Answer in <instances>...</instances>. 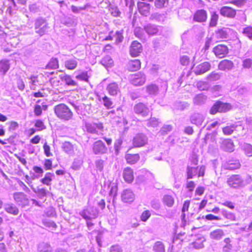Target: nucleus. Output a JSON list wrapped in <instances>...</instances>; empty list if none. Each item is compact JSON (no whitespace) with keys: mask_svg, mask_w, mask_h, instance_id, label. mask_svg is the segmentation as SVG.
Instances as JSON below:
<instances>
[{"mask_svg":"<svg viewBox=\"0 0 252 252\" xmlns=\"http://www.w3.org/2000/svg\"><path fill=\"white\" fill-rule=\"evenodd\" d=\"M54 110L56 115L60 119L68 121L73 116L72 112L67 105L63 103L55 106Z\"/></svg>","mask_w":252,"mask_h":252,"instance_id":"f257e3e1","label":"nucleus"},{"mask_svg":"<svg viewBox=\"0 0 252 252\" xmlns=\"http://www.w3.org/2000/svg\"><path fill=\"white\" fill-rule=\"evenodd\" d=\"M226 182L229 187L234 189L243 188L246 184L241 176L237 174L229 177Z\"/></svg>","mask_w":252,"mask_h":252,"instance_id":"20e7f679","label":"nucleus"},{"mask_svg":"<svg viewBox=\"0 0 252 252\" xmlns=\"http://www.w3.org/2000/svg\"><path fill=\"white\" fill-rule=\"evenodd\" d=\"M142 51V47L139 42L134 41L130 47V54L132 57H137Z\"/></svg>","mask_w":252,"mask_h":252,"instance_id":"9d476101","label":"nucleus"},{"mask_svg":"<svg viewBox=\"0 0 252 252\" xmlns=\"http://www.w3.org/2000/svg\"><path fill=\"white\" fill-rule=\"evenodd\" d=\"M59 77L68 86L74 87L77 86V83L69 75L63 74L60 75Z\"/></svg>","mask_w":252,"mask_h":252,"instance_id":"f3484780","label":"nucleus"},{"mask_svg":"<svg viewBox=\"0 0 252 252\" xmlns=\"http://www.w3.org/2000/svg\"><path fill=\"white\" fill-rule=\"evenodd\" d=\"M190 201L189 200H186L183 204V208L182 209V217L184 218L185 217V213L187 212L189 210V206Z\"/></svg>","mask_w":252,"mask_h":252,"instance_id":"680f3d73","label":"nucleus"},{"mask_svg":"<svg viewBox=\"0 0 252 252\" xmlns=\"http://www.w3.org/2000/svg\"><path fill=\"white\" fill-rule=\"evenodd\" d=\"M221 15L229 18H233L236 15V11L230 7L223 6L220 10Z\"/></svg>","mask_w":252,"mask_h":252,"instance_id":"4be33fe9","label":"nucleus"},{"mask_svg":"<svg viewBox=\"0 0 252 252\" xmlns=\"http://www.w3.org/2000/svg\"><path fill=\"white\" fill-rule=\"evenodd\" d=\"M187 179H192L197 173V169L194 167L188 166L187 169Z\"/></svg>","mask_w":252,"mask_h":252,"instance_id":"a19ab883","label":"nucleus"},{"mask_svg":"<svg viewBox=\"0 0 252 252\" xmlns=\"http://www.w3.org/2000/svg\"><path fill=\"white\" fill-rule=\"evenodd\" d=\"M172 129V126L171 125H164L163 126L159 131L160 133L162 135L167 134L169 132L171 131Z\"/></svg>","mask_w":252,"mask_h":252,"instance_id":"603ef678","label":"nucleus"},{"mask_svg":"<svg viewBox=\"0 0 252 252\" xmlns=\"http://www.w3.org/2000/svg\"><path fill=\"white\" fill-rule=\"evenodd\" d=\"M220 74L215 71H213L207 77V79L210 81H215L218 80L220 78Z\"/></svg>","mask_w":252,"mask_h":252,"instance_id":"de8ad7c7","label":"nucleus"},{"mask_svg":"<svg viewBox=\"0 0 252 252\" xmlns=\"http://www.w3.org/2000/svg\"><path fill=\"white\" fill-rule=\"evenodd\" d=\"M207 18V12L205 10L201 9L197 10L194 15L193 19L195 21L203 22L206 21Z\"/></svg>","mask_w":252,"mask_h":252,"instance_id":"a211bd4d","label":"nucleus"},{"mask_svg":"<svg viewBox=\"0 0 252 252\" xmlns=\"http://www.w3.org/2000/svg\"><path fill=\"white\" fill-rule=\"evenodd\" d=\"M59 67V61L57 58H52L46 65L47 68L55 69Z\"/></svg>","mask_w":252,"mask_h":252,"instance_id":"37998d69","label":"nucleus"},{"mask_svg":"<svg viewBox=\"0 0 252 252\" xmlns=\"http://www.w3.org/2000/svg\"><path fill=\"white\" fill-rule=\"evenodd\" d=\"M31 188L32 190L36 193H38L40 198L43 196H45L46 195V190L44 189L37 188V189H35L33 187L31 186Z\"/></svg>","mask_w":252,"mask_h":252,"instance_id":"09e8293b","label":"nucleus"},{"mask_svg":"<svg viewBox=\"0 0 252 252\" xmlns=\"http://www.w3.org/2000/svg\"><path fill=\"white\" fill-rule=\"evenodd\" d=\"M146 92L150 95H156L158 93V88L155 84H150L146 87Z\"/></svg>","mask_w":252,"mask_h":252,"instance_id":"e433bc0d","label":"nucleus"},{"mask_svg":"<svg viewBox=\"0 0 252 252\" xmlns=\"http://www.w3.org/2000/svg\"><path fill=\"white\" fill-rule=\"evenodd\" d=\"M43 224L46 227L55 229L57 227L56 224L52 220H45L43 221Z\"/></svg>","mask_w":252,"mask_h":252,"instance_id":"e2e57ef3","label":"nucleus"},{"mask_svg":"<svg viewBox=\"0 0 252 252\" xmlns=\"http://www.w3.org/2000/svg\"><path fill=\"white\" fill-rule=\"evenodd\" d=\"M123 177L126 182H132L134 179L133 170L129 167L125 168L123 171Z\"/></svg>","mask_w":252,"mask_h":252,"instance_id":"5701e85b","label":"nucleus"},{"mask_svg":"<svg viewBox=\"0 0 252 252\" xmlns=\"http://www.w3.org/2000/svg\"><path fill=\"white\" fill-rule=\"evenodd\" d=\"M93 151L95 155H102L107 153V148L102 141L98 140L94 143Z\"/></svg>","mask_w":252,"mask_h":252,"instance_id":"1a4fd4ad","label":"nucleus"},{"mask_svg":"<svg viewBox=\"0 0 252 252\" xmlns=\"http://www.w3.org/2000/svg\"><path fill=\"white\" fill-rule=\"evenodd\" d=\"M196 87L200 91H207L210 88V85L207 82L200 81L197 82Z\"/></svg>","mask_w":252,"mask_h":252,"instance_id":"79ce46f5","label":"nucleus"},{"mask_svg":"<svg viewBox=\"0 0 252 252\" xmlns=\"http://www.w3.org/2000/svg\"><path fill=\"white\" fill-rule=\"evenodd\" d=\"M168 0H156L155 2V6L158 8H161L167 5Z\"/></svg>","mask_w":252,"mask_h":252,"instance_id":"8fccbe9b","label":"nucleus"},{"mask_svg":"<svg viewBox=\"0 0 252 252\" xmlns=\"http://www.w3.org/2000/svg\"><path fill=\"white\" fill-rule=\"evenodd\" d=\"M80 214L84 219L89 220L97 218L98 211L95 208L89 207L84 209Z\"/></svg>","mask_w":252,"mask_h":252,"instance_id":"423d86ee","label":"nucleus"},{"mask_svg":"<svg viewBox=\"0 0 252 252\" xmlns=\"http://www.w3.org/2000/svg\"><path fill=\"white\" fill-rule=\"evenodd\" d=\"M224 242L225 245L223 246V252H229L232 248V246L230 244V239L228 238H225L224 240Z\"/></svg>","mask_w":252,"mask_h":252,"instance_id":"3c124183","label":"nucleus"},{"mask_svg":"<svg viewBox=\"0 0 252 252\" xmlns=\"http://www.w3.org/2000/svg\"><path fill=\"white\" fill-rule=\"evenodd\" d=\"M128 68L131 71H135L140 69L141 62L138 60H131L128 63Z\"/></svg>","mask_w":252,"mask_h":252,"instance_id":"c756f323","label":"nucleus"},{"mask_svg":"<svg viewBox=\"0 0 252 252\" xmlns=\"http://www.w3.org/2000/svg\"><path fill=\"white\" fill-rule=\"evenodd\" d=\"M242 148L248 156H252V146L251 144L244 143L242 146Z\"/></svg>","mask_w":252,"mask_h":252,"instance_id":"a18cd8bd","label":"nucleus"},{"mask_svg":"<svg viewBox=\"0 0 252 252\" xmlns=\"http://www.w3.org/2000/svg\"><path fill=\"white\" fill-rule=\"evenodd\" d=\"M154 250L156 252H164V246L162 242H157L154 246Z\"/></svg>","mask_w":252,"mask_h":252,"instance_id":"49530a36","label":"nucleus"},{"mask_svg":"<svg viewBox=\"0 0 252 252\" xmlns=\"http://www.w3.org/2000/svg\"><path fill=\"white\" fill-rule=\"evenodd\" d=\"M230 30L227 28H223L218 30L216 33V36L218 39H223L228 37Z\"/></svg>","mask_w":252,"mask_h":252,"instance_id":"cd10ccee","label":"nucleus"},{"mask_svg":"<svg viewBox=\"0 0 252 252\" xmlns=\"http://www.w3.org/2000/svg\"><path fill=\"white\" fill-rule=\"evenodd\" d=\"M3 208L7 213L14 216L17 215L19 213L18 208L13 203L5 204Z\"/></svg>","mask_w":252,"mask_h":252,"instance_id":"aec40b11","label":"nucleus"},{"mask_svg":"<svg viewBox=\"0 0 252 252\" xmlns=\"http://www.w3.org/2000/svg\"><path fill=\"white\" fill-rule=\"evenodd\" d=\"M211 64L207 62H203L198 65L195 68L194 72L196 75L202 74L211 69Z\"/></svg>","mask_w":252,"mask_h":252,"instance_id":"ddd939ff","label":"nucleus"},{"mask_svg":"<svg viewBox=\"0 0 252 252\" xmlns=\"http://www.w3.org/2000/svg\"><path fill=\"white\" fill-rule=\"evenodd\" d=\"M223 166L225 169L234 170L240 167V163L238 160H230L224 163L223 164Z\"/></svg>","mask_w":252,"mask_h":252,"instance_id":"6ab92c4d","label":"nucleus"},{"mask_svg":"<svg viewBox=\"0 0 252 252\" xmlns=\"http://www.w3.org/2000/svg\"><path fill=\"white\" fill-rule=\"evenodd\" d=\"M243 33L250 39H252V27H247L244 28Z\"/></svg>","mask_w":252,"mask_h":252,"instance_id":"bf43d9fd","label":"nucleus"},{"mask_svg":"<svg viewBox=\"0 0 252 252\" xmlns=\"http://www.w3.org/2000/svg\"><path fill=\"white\" fill-rule=\"evenodd\" d=\"M223 216L226 219L231 220H235V216L234 214L227 212L225 211H223Z\"/></svg>","mask_w":252,"mask_h":252,"instance_id":"69168bd1","label":"nucleus"},{"mask_svg":"<svg viewBox=\"0 0 252 252\" xmlns=\"http://www.w3.org/2000/svg\"><path fill=\"white\" fill-rule=\"evenodd\" d=\"M210 236L211 239L220 240L224 236V232L221 229H218L212 231Z\"/></svg>","mask_w":252,"mask_h":252,"instance_id":"f704fd0d","label":"nucleus"},{"mask_svg":"<svg viewBox=\"0 0 252 252\" xmlns=\"http://www.w3.org/2000/svg\"><path fill=\"white\" fill-rule=\"evenodd\" d=\"M231 108L232 106L230 103L218 101L212 106L210 110V113L213 115L218 112L225 113L231 110Z\"/></svg>","mask_w":252,"mask_h":252,"instance_id":"7ed1b4c3","label":"nucleus"},{"mask_svg":"<svg viewBox=\"0 0 252 252\" xmlns=\"http://www.w3.org/2000/svg\"><path fill=\"white\" fill-rule=\"evenodd\" d=\"M213 52L217 57L221 58L228 53V48L226 46L220 44L213 48Z\"/></svg>","mask_w":252,"mask_h":252,"instance_id":"f8f14e48","label":"nucleus"},{"mask_svg":"<svg viewBox=\"0 0 252 252\" xmlns=\"http://www.w3.org/2000/svg\"><path fill=\"white\" fill-rule=\"evenodd\" d=\"M98 99L100 101H102L104 106L107 109L111 108L113 107V103L111 99L107 96L104 95L103 97L99 96Z\"/></svg>","mask_w":252,"mask_h":252,"instance_id":"72a5a7b5","label":"nucleus"},{"mask_svg":"<svg viewBox=\"0 0 252 252\" xmlns=\"http://www.w3.org/2000/svg\"><path fill=\"white\" fill-rule=\"evenodd\" d=\"M207 99V96L203 94H200L196 95L193 99L194 104L201 105L205 103Z\"/></svg>","mask_w":252,"mask_h":252,"instance_id":"7c9ffc66","label":"nucleus"},{"mask_svg":"<svg viewBox=\"0 0 252 252\" xmlns=\"http://www.w3.org/2000/svg\"><path fill=\"white\" fill-rule=\"evenodd\" d=\"M252 65V59H246L243 61V66L245 68H250Z\"/></svg>","mask_w":252,"mask_h":252,"instance_id":"338daca9","label":"nucleus"},{"mask_svg":"<svg viewBox=\"0 0 252 252\" xmlns=\"http://www.w3.org/2000/svg\"><path fill=\"white\" fill-rule=\"evenodd\" d=\"M223 150L226 152H232L234 150V146L232 141L230 139L224 140L221 144Z\"/></svg>","mask_w":252,"mask_h":252,"instance_id":"a878e982","label":"nucleus"},{"mask_svg":"<svg viewBox=\"0 0 252 252\" xmlns=\"http://www.w3.org/2000/svg\"><path fill=\"white\" fill-rule=\"evenodd\" d=\"M162 202L164 205L168 207H172L175 202L174 198L170 195H165L162 198Z\"/></svg>","mask_w":252,"mask_h":252,"instance_id":"473e14b6","label":"nucleus"},{"mask_svg":"<svg viewBox=\"0 0 252 252\" xmlns=\"http://www.w3.org/2000/svg\"><path fill=\"white\" fill-rule=\"evenodd\" d=\"M114 37H115V40L117 42H121L123 39V31H117L114 34Z\"/></svg>","mask_w":252,"mask_h":252,"instance_id":"052dcab7","label":"nucleus"},{"mask_svg":"<svg viewBox=\"0 0 252 252\" xmlns=\"http://www.w3.org/2000/svg\"><path fill=\"white\" fill-rule=\"evenodd\" d=\"M148 137L143 133L136 134L133 139V145L135 147H141L148 143Z\"/></svg>","mask_w":252,"mask_h":252,"instance_id":"6e6552de","label":"nucleus"},{"mask_svg":"<svg viewBox=\"0 0 252 252\" xmlns=\"http://www.w3.org/2000/svg\"><path fill=\"white\" fill-rule=\"evenodd\" d=\"M77 64V59L76 58L68 59L64 62L65 67L69 70L75 69L76 68Z\"/></svg>","mask_w":252,"mask_h":252,"instance_id":"bb28decb","label":"nucleus"},{"mask_svg":"<svg viewBox=\"0 0 252 252\" xmlns=\"http://www.w3.org/2000/svg\"><path fill=\"white\" fill-rule=\"evenodd\" d=\"M87 131L88 132L92 133H95L97 132V131L95 128V126L94 124L87 123L85 125Z\"/></svg>","mask_w":252,"mask_h":252,"instance_id":"4d7b16f0","label":"nucleus"},{"mask_svg":"<svg viewBox=\"0 0 252 252\" xmlns=\"http://www.w3.org/2000/svg\"><path fill=\"white\" fill-rule=\"evenodd\" d=\"M106 90L108 94L112 96H116L120 93V88L116 82L109 84L107 86Z\"/></svg>","mask_w":252,"mask_h":252,"instance_id":"2eb2a0df","label":"nucleus"},{"mask_svg":"<svg viewBox=\"0 0 252 252\" xmlns=\"http://www.w3.org/2000/svg\"><path fill=\"white\" fill-rule=\"evenodd\" d=\"M76 78L81 81H84L86 82L88 81V76L86 72H83L76 76Z\"/></svg>","mask_w":252,"mask_h":252,"instance_id":"0e129e2a","label":"nucleus"},{"mask_svg":"<svg viewBox=\"0 0 252 252\" xmlns=\"http://www.w3.org/2000/svg\"><path fill=\"white\" fill-rule=\"evenodd\" d=\"M13 197L14 201L18 206L24 207L29 205V199L27 195L23 192H15L13 193Z\"/></svg>","mask_w":252,"mask_h":252,"instance_id":"39448f33","label":"nucleus"},{"mask_svg":"<svg viewBox=\"0 0 252 252\" xmlns=\"http://www.w3.org/2000/svg\"><path fill=\"white\" fill-rule=\"evenodd\" d=\"M134 193L130 189H125L122 193V199L124 202L131 203L134 200Z\"/></svg>","mask_w":252,"mask_h":252,"instance_id":"dca6fc26","label":"nucleus"},{"mask_svg":"<svg viewBox=\"0 0 252 252\" xmlns=\"http://www.w3.org/2000/svg\"><path fill=\"white\" fill-rule=\"evenodd\" d=\"M130 81L134 86H141L146 81V76L142 72H138L130 75Z\"/></svg>","mask_w":252,"mask_h":252,"instance_id":"0eeeda50","label":"nucleus"},{"mask_svg":"<svg viewBox=\"0 0 252 252\" xmlns=\"http://www.w3.org/2000/svg\"><path fill=\"white\" fill-rule=\"evenodd\" d=\"M53 176V174L50 173H47L45 174L44 178L41 180V182L45 185H49L50 184L51 181H52L51 177Z\"/></svg>","mask_w":252,"mask_h":252,"instance_id":"6e6d98bb","label":"nucleus"},{"mask_svg":"<svg viewBox=\"0 0 252 252\" xmlns=\"http://www.w3.org/2000/svg\"><path fill=\"white\" fill-rule=\"evenodd\" d=\"M137 7L139 12L144 16H147L149 13L150 5L144 2H138Z\"/></svg>","mask_w":252,"mask_h":252,"instance_id":"412c9836","label":"nucleus"},{"mask_svg":"<svg viewBox=\"0 0 252 252\" xmlns=\"http://www.w3.org/2000/svg\"><path fill=\"white\" fill-rule=\"evenodd\" d=\"M233 66L232 62L227 60L221 61L219 64V68L221 70H230Z\"/></svg>","mask_w":252,"mask_h":252,"instance_id":"b1692460","label":"nucleus"},{"mask_svg":"<svg viewBox=\"0 0 252 252\" xmlns=\"http://www.w3.org/2000/svg\"><path fill=\"white\" fill-rule=\"evenodd\" d=\"M134 111L135 113L139 114L143 117L148 115L150 112L149 108L142 103L135 105L134 107Z\"/></svg>","mask_w":252,"mask_h":252,"instance_id":"9b49d317","label":"nucleus"},{"mask_svg":"<svg viewBox=\"0 0 252 252\" xmlns=\"http://www.w3.org/2000/svg\"><path fill=\"white\" fill-rule=\"evenodd\" d=\"M30 88L31 90H35L37 84H39L38 76L31 75L29 78Z\"/></svg>","mask_w":252,"mask_h":252,"instance_id":"4c0bfd02","label":"nucleus"},{"mask_svg":"<svg viewBox=\"0 0 252 252\" xmlns=\"http://www.w3.org/2000/svg\"><path fill=\"white\" fill-rule=\"evenodd\" d=\"M95 165L97 170L102 171L104 167V161L101 159L96 160Z\"/></svg>","mask_w":252,"mask_h":252,"instance_id":"13d9d810","label":"nucleus"},{"mask_svg":"<svg viewBox=\"0 0 252 252\" xmlns=\"http://www.w3.org/2000/svg\"><path fill=\"white\" fill-rule=\"evenodd\" d=\"M151 216L150 212L149 210L144 211L141 216V220L143 221H146Z\"/></svg>","mask_w":252,"mask_h":252,"instance_id":"774afa93","label":"nucleus"},{"mask_svg":"<svg viewBox=\"0 0 252 252\" xmlns=\"http://www.w3.org/2000/svg\"><path fill=\"white\" fill-rule=\"evenodd\" d=\"M62 148L63 151L68 155H72L74 154L75 147L69 142H65L63 143Z\"/></svg>","mask_w":252,"mask_h":252,"instance_id":"c85d7f7f","label":"nucleus"},{"mask_svg":"<svg viewBox=\"0 0 252 252\" xmlns=\"http://www.w3.org/2000/svg\"><path fill=\"white\" fill-rule=\"evenodd\" d=\"M100 63L105 67H108L112 65L113 61L111 57L106 56L101 60Z\"/></svg>","mask_w":252,"mask_h":252,"instance_id":"ea45409f","label":"nucleus"},{"mask_svg":"<svg viewBox=\"0 0 252 252\" xmlns=\"http://www.w3.org/2000/svg\"><path fill=\"white\" fill-rule=\"evenodd\" d=\"M34 25L35 33L40 36L44 35L48 28V22L42 18H38L35 19Z\"/></svg>","mask_w":252,"mask_h":252,"instance_id":"f03ea898","label":"nucleus"},{"mask_svg":"<svg viewBox=\"0 0 252 252\" xmlns=\"http://www.w3.org/2000/svg\"><path fill=\"white\" fill-rule=\"evenodd\" d=\"M126 159L127 162L129 164H134L139 159L138 154H129L126 155Z\"/></svg>","mask_w":252,"mask_h":252,"instance_id":"c9c22d12","label":"nucleus"},{"mask_svg":"<svg viewBox=\"0 0 252 252\" xmlns=\"http://www.w3.org/2000/svg\"><path fill=\"white\" fill-rule=\"evenodd\" d=\"M205 119L204 116L198 113L193 114L190 117V123L197 126H201Z\"/></svg>","mask_w":252,"mask_h":252,"instance_id":"4468645a","label":"nucleus"},{"mask_svg":"<svg viewBox=\"0 0 252 252\" xmlns=\"http://www.w3.org/2000/svg\"><path fill=\"white\" fill-rule=\"evenodd\" d=\"M159 123L160 122L158 121V119L156 118H151L147 122V125L149 127L151 126L155 127L157 126Z\"/></svg>","mask_w":252,"mask_h":252,"instance_id":"864d4df0","label":"nucleus"},{"mask_svg":"<svg viewBox=\"0 0 252 252\" xmlns=\"http://www.w3.org/2000/svg\"><path fill=\"white\" fill-rule=\"evenodd\" d=\"M144 30L149 35H154L158 33L159 30L157 26L152 25L151 24H148L144 27Z\"/></svg>","mask_w":252,"mask_h":252,"instance_id":"2f4dec72","label":"nucleus"},{"mask_svg":"<svg viewBox=\"0 0 252 252\" xmlns=\"http://www.w3.org/2000/svg\"><path fill=\"white\" fill-rule=\"evenodd\" d=\"M10 68L9 61L7 60H2L0 61V75L3 76Z\"/></svg>","mask_w":252,"mask_h":252,"instance_id":"393cba45","label":"nucleus"},{"mask_svg":"<svg viewBox=\"0 0 252 252\" xmlns=\"http://www.w3.org/2000/svg\"><path fill=\"white\" fill-rule=\"evenodd\" d=\"M218 15L216 14V12H213L211 14V18L210 23V26L211 27H214L217 24V21L218 20Z\"/></svg>","mask_w":252,"mask_h":252,"instance_id":"5fc2aeb1","label":"nucleus"},{"mask_svg":"<svg viewBox=\"0 0 252 252\" xmlns=\"http://www.w3.org/2000/svg\"><path fill=\"white\" fill-rule=\"evenodd\" d=\"M237 126L235 125H232L230 126H227L222 128V131L225 135H230L233 131L236 130Z\"/></svg>","mask_w":252,"mask_h":252,"instance_id":"c03bdc74","label":"nucleus"},{"mask_svg":"<svg viewBox=\"0 0 252 252\" xmlns=\"http://www.w3.org/2000/svg\"><path fill=\"white\" fill-rule=\"evenodd\" d=\"M51 247L45 243H42L38 246V252H51Z\"/></svg>","mask_w":252,"mask_h":252,"instance_id":"58836bf2","label":"nucleus"}]
</instances>
